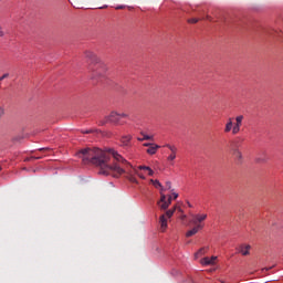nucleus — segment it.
<instances>
[{"label": "nucleus", "mask_w": 283, "mask_h": 283, "mask_svg": "<svg viewBox=\"0 0 283 283\" xmlns=\"http://www.w3.org/2000/svg\"><path fill=\"white\" fill-rule=\"evenodd\" d=\"M209 251V247L200 248L198 252L195 253V260H198V258H202Z\"/></svg>", "instance_id": "obj_15"}, {"label": "nucleus", "mask_w": 283, "mask_h": 283, "mask_svg": "<svg viewBox=\"0 0 283 283\" xmlns=\"http://www.w3.org/2000/svg\"><path fill=\"white\" fill-rule=\"evenodd\" d=\"M205 220H207V214H192V219L190 220V222L198 227V224H201L202 222H205Z\"/></svg>", "instance_id": "obj_8"}, {"label": "nucleus", "mask_w": 283, "mask_h": 283, "mask_svg": "<svg viewBox=\"0 0 283 283\" xmlns=\"http://www.w3.org/2000/svg\"><path fill=\"white\" fill-rule=\"evenodd\" d=\"M233 119L232 118H229L227 124H226V127H224V134H229V132H231V129H233Z\"/></svg>", "instance_id": "obj_16"}, {"label": "nucleus", "mask_w": 283, "mask_h": 283, "mask_svg": "<svg viewBox=\"0 0 283 283\" xmlns=\"http://www.w3.org/2000/svg\"><path fill=\"white\" fill-rule=\"evenodd\" d=\"M176 209H178V211L180 213H182L181 208L175 207L172 210L166 211V214H161L159 217L160 229H161L163 232L167 231V218H171L174 216V213H176Z\"/></svg>", "instance_id": "obj_5"}, {"label": "nucleus", "mask_w": 283, "mask_h": 283, "mask_svg": "<svg viewBox=\"0 0 283 283\" xmlns=\"http://www.w3.org/2000/svg\"><path fill=\"white\" fill-rule=\"evenodd\" d=\"M13 140H19V138L15 137Z\"/></svg>", "instance_id": "obj_40"}, {"label": "nucleus", "mask_w": 283, "mask_h": 283, "mask_svg": "<svg viewBox=\"0 0 283 283\" xmlns=\"http://www.w3.org/2000/svg\"><path fill=\"white\" fill-rule=\"evenodd\" d=\"M207 21H210V23H213V17H211L210 14H206V18H205Z\"/></svg>", "instance_id": "obj_24"}, {"label": "nucleus", "mask_w": 283, "mask_h": 283, "mask_svg": "<svg viewBox=\"0 0 283 283\" xmlns=\"http://www.w3.org/2000/svg\"><path fill=\"white\" fill-rule=\"evenodd\" d=\"M266 34H268V36H273V39H277L282 34V31L275 30V29H270L266 31Z\"/></svg>", "instance_id": "obj_13"}, {"label": "nucleus", "mask_w": 283, "mask_h": 283, "mask_svg": "<svg viewBox=\"0 0 283 283\" xmlns=\"http://www.w3.org/2000/svg\"><path fill=\"white\" fill-rule=\"evenodd\" d=\"M50 148H41L40 151H48Z\"/></svg>", "instance_id": "obj_36"}, {"label": "nucleus", "mask_w": 283, "mask_h": 283, "mask_svg": "<svg viewBox=\"0 0 283 283\" xmlns=\"http://www.w3.org/2000/svg\"><path fill=\"white\" fill-rule=\"evenodd\" d=\"M10 76V73H4L2 76H0V81H4V78H8Z\"/></svg>", "instance_id": "obj_26"}, {"label": "nucleus", "mask_w": 283, "mask_h": 283, "mask_svg": "<svg viewBox=\"0 0 283 283\" xmlns=\"http://www.w3.org/2000/svg\"><path fill=\"white\" fill-rule=\"evenodd\" d=\"M123 9H125V6H117V7H115V10H123Z\"/></svg>", "instance_id": "obj_30"}, {"label": "nucleus", "mask_w": 283, "mask_h": 283, "mask_svg": "<svg viewBox=\"0 0 283 283\" xmlns=\"http://www.w3.org/2000/svg\"><path fill=\"white\" fill-rule=\"evenodd\" d=\"M78 158L84 165H95L99 167L102 176H113V178H120L123 174H127L129 182L138 185V180L134 174H138L137 169L132 168L125 158L118 151L108 149L104 151L98 148H84L77 153Z\"/></svg>", "instance_id": "obj_1"}, {"label": "nucleus", "mask_w": 283, "mask_h": 283, "mask_svg": "<svg viewBox=\"0 0 283 283\" xmlns=\"http://www.w3.org/2000/svg\"><path fill=\"white\" fill-rule=\"evenodd\" d=\"M218 260V256H211V258H209V256H206V258H203V259H201V264L203 265V266H209V265H211V264H216V261Z\"/></svg>", "instance_id": "obj_9"}, {"label": "nucleus", "mask_w": 283, "mask_h": 283, "mask_svg": "<svg viewBox=\"0 0 283 283\" xmlns=\"http://www.w3.org/2000/svg\"><path fill=\"white\" fill-rule=\"evenodd\" d=\"M3 114H6V111L3 109V106H0V118L3 116Z\"/></svg>", "instance_id": "obj_28"}, {"label": "nucleus", "mask_w": 283, "mask_h": 283, "mask_svg": "<svg viewBox=\"0 0 283 283\" xmlns=\"http://www.w3.org/2000/svg\"><path fill=\"white\" fill-rule=\"evenodd\" d=\"M142 135L144 136L143 138L140 137L137 138V140H139L140 143H143V140H154V136L145 135L143 133Z\"/></svg>", "instance_id": "obj_19"}, {"label": "nucleus", "mask_w": 283, "mask_h": 283, "mask_svg": "<svg viewBox=\"0 0 283 283\" xmlns=\"http://www.w3.org/2000/svg\"><path fill=\"white\" fill-rule=\"evenodd\" d=\"M176 158V154H174V153H170V155L167 157V160L169 161V163H174V159Z\"/></svg>", "instance_id": "obj_22"}, {"label": "nucleus", "mask_w": 283, "mask_h": 283, "mask_svg": "<svg viewBox=\"0 0 283 283\" xmlns=\"http://www.w3.org/2000/svg\"><path fill=\"white\" fill-rule=\"evenodd\" d=\"M71 6L73 8H75V10H105V8H107V6H103V7H87L83 2H78V1L72 2Z\"/></svg>", "instance_id": "obj_6"}, {"label": "nucleus", "mask_w": 283, "mask_h": 283, "mask_svg": "<svg viewBox=\"0 0 283 283\" xmlns=\"http://www.w3.org/2000/svg\"><path fill=\"white\" fill-rule=\"evenodd\" d=\"M138 169L149 171L151 168L149 166H139Z\"/></svg>", "instance_id": "obj_23"}, {"label": "nucleus", "mask_w": 283, "mask_h": 283, "mask_svg": "<svg viewBox=\"0 0 283 283\" xmlns=\"http://www.w3.org/2000/svg\"><path fill=\"white\" fill-rule=\"evenodd\" d=\"M181 218H182V220H185V218H187V216H182Z\"/></svg>", "instance_id": "obj_38"}, {"label": "nucleus", "mask_w": 283, "mask_h": 283, "mask_svg": "<svg viewBox=\"0 0 283 283\" xmlns=\"http://www.w3.org/2000/svg\"><path fill=\"white\" fill-rule=\"evenodd\" d=\"M188 207H191V203H190V202H188Z\"/></svg>", "instance_id": "obj_39"}, {"label": "nucleus", "mask_w": 283, "mask_h": 283, "mask_svg": "<svg viewBox=\"0 0 283 283\" xmlns=\"http://www.w3.org/2000/svg\"><path fill=\"white\" fill-rule=\"evenodd\" d=\"M167 201V196H165V193H163V191L160 192V201L158 202V205H165V202Z\"/></svg>", "instance_id": "obj_21"}, {"label": "nucleus", "mask_w": 283, "mask_h": 283, "mask_svg": "<svg viewBox=\"0 0 283 283\" xmlns=\"http://www.w3.org/2000/svg\"><path fill=\"white\" fill-rule=\"evenodd\" d=\"M172 198H174V200H176L178 198V193L177 192H172Z\"/></svg>", "instance_id": "obj_33"}, {"label": "nucleus", "mask_w": 283, "mask_h": 283, "mask_svg": "<svg viewBox=\"0 0 283 283\" xmlns=\"http://www.w3.org/2000/svg\"><path fill=\"white\" fill-rule=\"evenodd\" d=\"M122 118H129V115L113 111L104 119L99 120V125H107V123H112L113 125H125V122H120Z\"/></svg>", "instance_id": "obj_3"}, {"label": "nucleus", "mask_w": 283, "mask_h": 283, "mask_svg": "<svg viewBox=\"0 0 283 283\" xmlns=\"http://www.w3.org/2000/svg\"><path fill=\"white\" fill-rule=\"evenodd\" d=\"M263 271H271V268H265L263 269Z\"/></svg>", "instance_id": "obj_37"}, {"label": "nucleus", "mask_w": 283, "mask_h": 283, "mask_svg": "<svg viewBox=\"0 0 283 283\" xmlns=\"http://www.w3.org/2000/svg\"><path fill=\"white\" fill-rule=\"evenodd\" d=\"M202 228H203L202 224H197L195 228L186 232V238H191L196 235V233H198Z\"/></svg>", "instance_id": "obj_10"}, {"label": "nucleus", "mask_w": 283, "mask_h": 283, "mask_svg": "<svg viewBox=\"0 0 283 283\" xmlns=\"http://www.w3.org/2000/svg\"><path fill=\"white\" fill-rule=\"evenodd\" d=\"M120 143L123 147H129V145H132V135H123L120 137Z\"/></svg>", "instance_id": "obj_12"}, {"label": "nucleus", "mask_w": 283, "mask_h": 283, "mask_svg": "<svg viewBox=\"0 0 283 283\" xmlns=\"http://www.w3.org/2000/svg\"><path fill=\"white\" fill-rule=\"evenodd\" d=\"M230 154L233 156L235 163L241 165L242 163V151H240V142L233 140L230 143Z\"/></svg>", "instance_id": "obj_4"}, {"label": "nucleus", "mask_w": 283, "mask_h": 283, "mask_svg": "<svg viewBox=\"0 0 283 283\" xmlns=\"http://www.w3.org/2000/svg\"><path fill=\"white\" fill-rule=\"evenodd\" d=\"M166 189L171 190V181H166Z\"/></svg>", "instance_id": "obj_27"}, {"label": "nucleus", "mask_w": 283, "mask_h": 283, "mask_svg": "<svg viewBox=\"0 0 283 283\" xmlns=\"http://www.w3.org/2000/svg\"><path fill=\"white\" fill-rule=\"evenodd\" d=\"M153 145H154V144L146 143V144H144V147H148V148H150Z\"/></svg>", "instance_id": "obj_31"}, {"label": "nucleus", "mask_w": 283, "mask_h": 283, "mask_svg": "<svg viewBox=\"0 0 283 283\" xmlns=\"http://www.w3.org/2000/svg\"><path fill=\"white\" fill-rule=\"evenodd\" d=\"M148 176H154V170L151 168L148 170Z\"/></svg>", "instance_id": "obj_32"}, {"label": "nucleus", "mask_w": 283, "mask_h": 283, "mask_svg": "<svg viewBox=\"0 0 283 283\" xmlns=\"http://www.w3.org/2000/svg\"><path fill=\"white\" fill-rule=\"evenodd\" d=\"M0 36H6V32L3 31V28L0 27Z\"/></svg>", "instance_id": "obj_29"}, {"label": "nucleus", "mask_w": 283, "mask_h": 283, "mask_svg": "<svg viewBox=\"0 0 283 283\" xmlns=\"http://www.w3.org/2000/svg\"><path fill=\"white\" fill-rule=\"evenodd\" d=\"M84 56L91 65H95V69H93L91 78L93 83H101L105 78V72H107V67L105 64L101 63V59L92 52V51H85Z\"/></svg>", "instance_id": "obj_2"}, {"label": "nucleus", "mask_w": 283, "mask_h": 283, "mask_svg": "<svg viewBox=\"0 0 283 283\" xmlns=\"http://www.w3.org/2000/svg\"><path fill=\"white\" fill-rule=\"evenodd\" d=\"M160 149V146L157 144H153L149 148H147L146 154H149V156H154L156 151Z\"/></svg>", "instance_id": "obj_14"}, {"label": "nucleus", "mask_w": 283, "mask_h": 283, "mask_svg": "<svg viewBox=\"0 0 283 283\" xmlns=\"http://www.w3.org/2000/svg\"><path fill=\"white\" fill-rule=\"evenodd\" d=\"M171 205V196L168 197V200H166L164 203H159L160 209L166 211V209H169V206Z\"/></svg>", "instance_id": "obj_17"}, {"label": "nucleus", "mask_w": 283, "mask_h": 283, "mask_svg": "<svg viewBox=\"0 0 283 283\" xmlns=\"http://www.w3.org/2000/svg\"><path fill=\"white\" fill-rule=\"evenodd\" d=\"M198 21L200 20L196 18L188 19V23H198Z\"/></svg>", "instance_id": "obj_25"}, {"label": "nucleus", "mask_w": 283, "mask_h": 283, "mask_svg": "<svg viewBox=\"0 0 283 283\" xmlns=\"http://www.w3.org/2000/svg\"><path fill=\"white\" fill-rule=\"evenodd\" d=\"M251 245L249 244H241L239 247V253H241V255H250L251 254Z\"/></svg>", "instance_id": "obj_11"}, {"label": "nucleus", "mask_w": 283, "mask_h": 283, "mask_svg": "<svg viewBox=\"0 0 283 283\" xmlns=\"http://www.w3.org/2000/svg\"><path fill=\"white\" fill-rule=\"evenodd\" d=\"M93 130H85L83 134H92Z\"/></svg>", "instance_id": "obj_35"}, {"label": "nucleus", "mask_w": 283, "mask_h": 283, "mask_svg": "<svg viewBox=\"0 0 283 283\" xmlns=\"http://www.w3.org/2000/svg\"><path fill=\"white\" fill-rule=\"evenodd\" d=\"M150 182L154 185V187H156V189H158V187H160L161 191H165V188H163V185L160 184V181L150 179Z\"/></svg>", "instance_id": "obj_20"}, {"label": "nucleus", "mask_w": 283, "mask_h": 283, "mask_svg": "<svg viewBox=\"0 0 283 283\" xmlns=\"http://www.w3.org/2000/svg\"><path fill=\"white\" fill-rule=\"evenodd\" d=\"M165 147L170 150V154H178V148L175 145L166 144Z\"/></svg>", "instance_id": "obj_18"}, {"label": "nucleus", "mask_w": 283, "mask_h": 283, "mask_svg": "<svg viewBox=\"0 0 283 283\" xmlns=\"http://www.w3.org/2000/svg\"><path fill=\"white\" fill-rule=\"evenodd\" d=\"M244 120V115H239L235 117V123L232 128V134H240V128L242 127V122Z\"/></svg>", "instance_id": "obj_7"}, {"label": "nucleus", "mask_w": 283, "mask_h": 283, "mask_svg": "<svg viewBox=\"0 0 283 283\" xmlns=\"http://www.w3.org/2000/svg\"><path fill=\"white\" fill-rule=\"evenodd\" d=\"M3 168L0 166V171L2 170Z\"/></svg>", "instance_id": "obj_41"}, {"label": "nucleus", "mask_w": 283, "mask_h": 283, "mask_svg": "<svg viewBox=\"0 0 283 283\" xmlns=\"http://www.w3.org/2000/svg\"><path fill=\"white\" fill-rule=\"evenodd\" d=\"M137 176H139V178H142L143 180H145V176L140 175L137 172Z\"/></svg>", "instance_id": "obj_34"}]
</instances>
